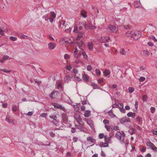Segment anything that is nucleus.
<instances>
[{
	"mask_svg": "<svg viewBox=\"0 0 157 157\" xmlns=\"http://www.w3.org/2000/svg\"><path fill=\"white\" fill-rule=\"evenodd\" d=\"M115 137L120 140L121 144H123L125 143L124 138L125 137V135L124 132L121 131L117 132Z\"/></svg>",
	"mask_w": 157,
	"mask_h": 157,
	"instance_id": "f257e3e1",
	"label": "nucleus"
},
{
	"mask_svg": "<svg viewBox=\"0 0 157 157\" xmlns=\"http://www.w3.org/2000/svg\"><path fill=\"white\" fill-rule=\"evenodd\" d=\"M132 37L135 40H137L141 36V34L140 32L137 31H132Z\"/></svg>",
	"mask_w": 157,
	"mask_h": 157,
	"instance_id": "f03ea898",
	"label": "nucleus"
},
{
	"mask_svg": "<svg viewBox=\"0 0 157 157\" xmlns=\"http://www.w3.org/2000/svg\"><path fill=\"white\" fill-rule=\"evenodd\" d=\"M62 98L67 103H70L71 102V100L70 97L67 96L64 92L62 94Z\"/></svg>",
	"mask_w": 157,
	"mask_h": 157,
	"instance_id": "7ed1b4c3",
	"label": "nucleus"
},
{
	"mask_svg": "<svg viewBox=\"0 0 157 157\" xmlns=\"http://www.w3.org/2000/svg\"><path fill=\"white\" fill-rule=\"evenodd\" d=\"M87 123L89 125L92 129L93 130H94L95 128L94 126V123L93 121L90 119H88L87 120Z\"/></svg>",
	"mask_w": 157,
	"mask_h": 157,
	"instance_id": "20e7f679",
	"label": "nucleus"
},
{
	"mask_svg": "<svg viewBox=\"0 0 157 157\" xmlns=\"http://www.w3.org/2000/svg\"><path fill=\"white\" fill-rule=\"evenodd\" d=\"M148 146L149 147L153 150L157 151V148L151 142L148 141Z\"/></svg>",
	"mask_w": 157,
	"mask_h": 157,
	"instance_id": "39448f33",
	"label": "nucleus"
},
{
	"mask_svg": "<svg viewBox=\"0 0 157 157\" xmlns=\"http://www.w3.org/2000/svg\"><path fill=\"white\" fill-rule=\"evenodd\" d=\"M108 29L111 32L117 33V29L116 27L112 25H110L108 27Z\"/></svg>",
	"mask_w": 157,
	"mask_h": 157,
	"instance_id": "423d86ee",
	"label": "nucleus"
},
{
	"mask_svg": "<svg viewBox=\"0 0 157 157\" xmlns=\"http://www.w3.org/2000/svg\"><path fill=\"white\" fill-rule=\"evenodd\" d=\"M120 121L121 124H123L125 123L129 122L130 121V119L128 117H123L120 119Z\"/></svg>",
	"mask_w": 157,
	"mask_h": 157,
	"instance_id": "0eeeda50",
	"label": "nucleus"
},
{
	"mask_svg": "<svg viewBox=\"0 0 157 157\" xmlns=\"http://www.w3.org/2000/svg\"><path fill=\"white\" fill-rule=\"evenodd\" d=\"M53 105L54 106L55 108L56 109L60 108L62 109L63 110L65 111V108L64 107H63L61 105H60L57 103H53Z\"/></svg>",
	"mask_w": 157,
	"mask_h": 157,
	"instance_id": "6e6552de",
	"label": "nucleus"
},
{
	"mask_svg": "<svg viewBox=\"0 0 157 157\" xmlns=\"http://www.w3.org/2000/svg\"><path fill=\"white\" fill-rule=\"evenodd\" d=\"M84 26L86 29L87 30L89 29L93 30L95 28V26L92 25L90 23H89L88 24H86Z\"/></svg>",
	"mask_w": 157,
	"mask_h": 157,
	"instance_id": "1a4fd4ad",
	"label": "nucleus"
},
{
	"mask_svg": "<svg viewBox=\"0 0 157 157\" xmlns=\"http://www.w3.org/2000/svg\"><path fill=\"white\" fill-rule=\"evenodd\" d=\"M49 48L51 50L54 49L56 46V44L54 43L50 42L48 44Z\"/></svg>",
	"mask_w": 157,
	"mask_h": 157,
	"instance_id": "9d476101",
	"label": "nucleus"
},
{
	"mask_svg": "<svg viewBox=\"0 0 157 157\" xmlns=\"http://www.w3.org/2000/svg\"><path fill=\"white\" fill-rule=\"evenodd\" d=\"M58 91H53L50 95V97L52 99H53L56 98L55 94H56L58 93Z\"/></svg>",
	"mask_w": 157,
	"mask_h": 157,
	"instance_id": "9b49d317",
	"label": "nucleus"
},
{
	"mask_svg": "<svg viewBox=\"0 0 157 157\" xmlns=\"http://www.w3.org/2000/svg\"><path fill=\"white\" fill-rule=\"evenodd\" d=\"M105 141L106 143L108 144L111 142V136L107 137V136H105L104 137Z\"/></svg>",
	"mask_w": 157,
	"mask_h": 157,
	"instance_id": "f8f14e48",
	"label": "nucleus"
},
{
	"mask_svg": "<svg viewBox=\"0 0 157 157\" xmlns=\"http://www.w3.org/2000/svg\"><path fill=\"white\" fill-rule=\"evenodd\" d=\"M83 33L82 32H79L78 34L77 37L76 39V41H78L83 36Z\"/></svg>",
	"mask_w": 157,
	"mask_h": 157,
	"instance_id": "ddd939ff",
	"label": "nucleus"
},
{
	"mask_svg": "<svg viewBox=\"0 0 157 157\" xmlns=\"http://www.w3.org/2000/svg\"><path fill=\"white\" fill-rule=\"evenodd\" d=\"M7 28L6 27H2V28H0V34L3 35L4 34V32H5Z\"/></svg>",
	"mask_w": 157,
	"mask_h": 157,
	"instance_id": "4468645a",
	"label": "nucleus"
},
{
	"mask_svg": "<svg viewBox=\"0 0 157 157\" xmlns=\"http://www.w3.org/2000/svg\"><path fill=\"white\" fill-rule=\"evenodd\" d=\"M100 146L101 147H109L108 144L105 142V143L101 142L100 145Z\"/></svg>",
	"mask_w": 157,
	"mask_h": 157,
	"instance_id": "2eb2a0df",
	"label": "nucleus"
},
{
	"mask_svg": "<svg viewBox=\"0 0 157 157\" xmlns=\"http://www.w3.org/2000/svg\"><path fill=\"white\" fill-rule=\"evenodd\" d=\"M6 120L9 123H12L13 122V120L11 119L9 116H7L6 118Z\"/></svg>",
	"mask_w": 157,
	"mask_h": 157,
	"instance_id": "dca6fc26",
	"label": "nucleus"
},
{
	"mask_svg": "<svg viewBox=\"0 0 157 157\" xmlns=\"http://www.w3.org/2000/svg\"><path fill=\"white\" fill-rule=\"evenodd\" d=\"M82 78L83 80L86 82H88L89 77H88L85 74L82 75Z\"/></svg>",
	"mask_w": 157,
	"mask_h": 157,
	"instance_id": "f3484780",
	"label": "nucleus"
},
{
	"mask_svg": "<svg viewBox=\"0 0 157 157\" xmlns=\"http://www.w3.org/2000/svg\"><path fill=\"white\" fill-rule=\"evenodd\" d=\"M87 140L89 141L91 143H94L96 142V140L95 139L92 138L91 136L88 137L87 138Z\"/></svg>",
	"mask_w": 157,
	"mask_h": 157,
	"instance_id": "a211bd4d",
	"label": "nucleus"
},
{
	"mask_svg": "<svg viewBox=\"0 0 157 157\" xmlns=\"http://www.w3.org/2000/svg\"><path fill=\"white\" fill-rule=\"evenodd\" d=\"M89 49L91 51L93 49V44L92 42H89L88 44Z\"/></svg>",
	"mask_w": 157,
	"mask_h": 157,
	"instance_id": "6ab92c4d",
	"label": "nucleus"
},
{
	"mask_svg": "<svg viewBox=\"0 0 157 157\" xmlns=\"http://www.w3.org/2000/svg\"><path fill=\"white\" fill-rule=\"evenodd\" d=\"M127 116L128 117H131L132 118H134L135 117V114L131 112H129L127 114Z\"/></svg>",
	"mask_w": 157,
	"mask_h": 157,
	"instance_id": "aec40b11",
	"label": "nucleus"
},
{
	"mask_svg": "<svg viewBox=\"0 0 157 157\" xmlns=\"http://www.w3.org/2000/svg\"><path fill=\"white\" fill-rule=\"evenodd\" d=\"M86 12L84 10H82L80 13V15L84 18H86L87 17Z\"/></svg>",
	"mask_w": 157,
	"mask_h": 157,
	"instance_id": "412c9836",
	"label": "nucleus"
},
{
	"mask_svg": "<svg viewBox=\"0 0 157 157\" xmlns=\"http://www.w3.org/2000/svg\"><path fill=\"white\" fill-rule=\"evenodd\" d=\"M135 132V129L132 127L130 128L129 130L128 131L129 133L131 135H133Z\"/></svg>",
	"mask_w": 157,
	"mask_h": 157,
	"instance_id": "4be33fe9",
	"label": "nucleus"
},
{
	"mask_svg": "<svg viewBox=\"0 0 157 157\" xmlns=\"http://www.w3.org/2000/svg\"><path fill=\"white\" fill-rule=\"evenodd\" d=\"M110 73V71L109 70L106 69L103 72L104 75L106 76L109 75Z\"/></svg>",
	"mask_w": 157,
	"mask_h": 157,
	"instance_id": "5701e85b",
	"label": "nucleus"
},
{
	"mask_svg": "<svg viewBox=\"0 0 157 157\" xmlns=\"http://www.w3.org/2000/svg\"><path fill=\"white\" fill-rule=\"evenodd\" d=\"M132 31H127L125 34V35L127 36H130L132 37Z\"/></svg>",
	"mask_w": 157,
	"mask_h": 157,
	"instance_id": "b1692460",
	"label": "nucleus"
},
{
	"mask_svg": "<svg viewBox=\"0 0 157 157\" xmlns=\"http://www.w3.org/2000/svg\"><path fill=\"white\" fill-rule=\"evenodd\" d=\"M71 78L70 75H68L66 76L64 78V81L65 82L68 83L70 80Z\"/></svg>",
	"mask_w": 157,
	"mask_h": 157,
	"instance_id": "393cba45",
	"label": "nucleus"
},
{
	"mask_svg": "<svg viewBox=\"0 0 157 157\" xmlns=\"http://www.w3.org/2000/svg\"><path fill=\"white\" fill-rule=\"evenodd\" d=\"M120 53L122 55H125L126 54L127 52L124 48H122L121 49Z\"/></svg>",
	"mask_w": 157,
	"mask_h": 157,
	"instance_id": "a878e982",
	"label": "nucleus"
},
{
	"mask_svg": "<svg viewBox=\"0 0 157 157\" xmlns=\"http://www.w3.org/2000/svg\"><path fill=\"white\" fill-rule=\"evenodd\" d=\"M90 112L89 110H86L85 111V113L84 114V116L85 117H89L90 114Z\"/></svg>",
	"mask_w": 157,
	"mask_h": 157,
	"instance_id": "bb28decb",
	"label": "nucleus"
},
{
	"mask_svg": "<svg viewBox=\"0 0 157 157\" xmlns=\"http://www.w3.org/2000/svg\"><path fill=\"white\" fill-rule=\"evenodd\" d=\"M77 128L79 129L80 131L81 132H85V131L84 130V128L80 125L78 126V127H77Z\"/></svg>",
	"mask_w": 157,
	"mask_h": 157,
	"instance_id": "cd10ccee",
	"label": "nucleus"
},
{
	"mask_svg": "<svg viewBox=\"0 0 157 157\" xmlns=\"http://www.w3.org/2000/svg\"><path fill=\"white\" fill-rule=\"evenodd\" d=\"M91 85L93 86V89H99V87L98 86L97 84L94 83H91Z\"/></svg>",
	"mask_w": 157,
	"mask_h": 157,
	"instance_id": "c85d7f7f",
	"label": "nucleus"
},
{
	"mask_svg": "<svg viewBox=\"0 0 157 157\" xmlns=\"http://www.w3.org/2000/svg\"><path fill=\"white\" fill-rule=\"evenodd\" d=\"M140 2L139 1H135L134 3V6L136 8L138 7L140 5Z\"/></svg>",
	"mask_w": 157,
	"mask_h": 157,
	"instance_id": "c756f323",
	"label": "nucleus"
},
{
	"mask_svg": "<svg viewBox=\"0 0 157 157\" xmlns=\"http://www.w3.org/2000/svg\"><path fill=\"white\" fill-rule=\"evenodd\" d=\"M75 79L78 82H80L82 81V79L78 76H76V75H75Z\"/></svg>",
	"mask_w": 157,
	"mask_h": 157,
	"instance_id": "7c9ffc66",
	"label": "nucleus"
},
{
	"mask_svg": "<svg viewBox=\"0 0 157 157\" xmlns=\"http://www.w3.org/2000/svg\"><path fill=\"white\" fill-rule=\"evenodd\" d=\"M51 17L53 18H55L56 17V14L54 12H51Z\"/></svg>",
	"mask_w": 157,
	"mask_h": 157,
	"instance_id": "2f4dec72",
	"label": "nucleus"
},
{
	"mask_svg": "<svg viewBox=\"0 0 157 157\" xmlns=\"http://www.w3.org/2000/svg\"><path fill=\"white\" fill-rule=\"evenodd\" d=\"M49 117L54 120V121H56V120L57 118V117L56 115H52L49 116Z\"/></svg>",
	"mask_w": 157,
	"mask_h": 157,
	"instance_id": "473e14b6",
	"label": "nucleus"
},
{
	"mask_svg": "<svg viewBox=\"0 0 157 157\" xmlns=\"http://www.w3.org/2000/svg\"><path fill=\"white\" fill-rule=\"evenodd\" d=\"M150 110L151 113L153 114L155 111V109L154 107H151L150 109Z\"/></svg>",
	"mask_w": 157,
	"mask_h": 157,
	"instance_id": "72a5a7b5",
	"label": "nucleus"
},
{
	"mask_svg": "<svg viewBox=\"0 0 157 157\" xmlns=\"http://www.w3.org/2000/svg\"><path fill=\"white\" fill-rule=\"evenodd\" d=\"M43 18L44 19L45 21H48L49 19L48 14H47L46 15L44 16L43 17Z\"/></svg>",
	"mask_w": 157,
	"mask_h": 157,
	"instance_id": "f704fd0d",
	"label": "nucleus"
},
{
	"mask_svg": "<svg viewBox=\"0 0 157 157\" xmlns=\"http://www.w3.org/2000/svg\"><path fill=\"white\" fill-rule=\"evenodd\" d=\"M77 120H78V123L80 124V122H82V120L79 116H77Z\"/></svg>",
	"mask_w": 157,
	"mask_h": 157,
	"instance_id": "c9c22d12",
	"label": "nucleus"
},
{
	"mask_svg": "<svg viewBox=\"0 0 157 157\" xmlns=\"http://www.w3.org/2000/svg\"><path fill=\"white\" fill-rule=\"evenodd\" d=\"M128 90L130 93H132L135 90L134 88L132 87H129L128 88Z\"/></svg>",
	"mask_w": 157,
	"mask_h": 157,
	"instance_id": "e433bc0d",
	"label": "nucleus"
},
{
	"mask_svg": "<svg viewBox=\"0 0 157 157\" xmlns=\"http://www.w3.org/2000/svg\"><path fill=\"white\" fill-rule=\"evenodd\" d=\"M95 72L97 75L100 76L101 75V72L98 69H97L95 70Z\"/></svg>",
	"mask_w": 157,
	"mask_h": 157,
	"instance_id": "4c0bfd02",
	"label": "nucleus"
},
{
	"mask_svg": "<svg viewBox=\"0 0 157 157\" xmlns=\"http://www.w3.org/2000/svg\"><path fill=\"white\" fill-rule=\"evenodd\" d=\"M105 136L103 133H101L99 135V138L100 139H102L103 138H104Z\"/></svg>",
	"mask_w": 157,
	"mask_h": 157,
	"instance_id": "58836bf2",
	"label": "nucleus"
},
{
	"mask_svg": "<svg viewBox=\"0 0 157 157\" xmlns=\"http://www.w3.org/2000/svg\"><path fill=\"white\" fill-rule=\"evenodd\" d=\"M73 107L75 109V110L76 111H78L79 109V107H78V105H74L73 106Z\"/></svg>",
	"mask_w": 157,
	"mask_h": 157,
	"instance_id": "ea45409f",
	"label": "nucleus"
},
{
	"mask_svg": "<svg viewBox=\"0 0 157 157\" xmlns=\"http://www.w3.org/2000/svg\"><path fill=\"white\" fill-rule=\"evenodd\" d=\"M124 107L123 104L122 103H118V107L120 109L123 108Z\"/></svg>",
	"mask_w": 157,
	"mask_h": 157,
	"instance_id": "a19ab883",
	"label": "nucleus"
},
{
	"mask_svg": "<svg viewBox=\"0 0 157 157\" xmlns=\"http://www.w3.org/2000/svg\"><path fill=\"white\" fill-rule=\"evenodd\" d=\"M146 148L144 147H143L142 149H140V151L141 152H144L146 151Z\"/></svg>",
	"mask_w": 157,
	"mask_h": 157,
	"instance_id": "79ce46f5",
	"label": "nucleus"
},
{
	"mask_svg": "<svg viewBox=\"0 0 157 157\" xmlns=\"http://www.w3.org/2000/svg\"><path fill=\"white\" fill-rule=\"evenodd\" d=\"M147 100V96L145 95H144L143 96L142 100L144 101H146Z\"/></svg>",
	"mask_w": 157,
	"mask_h": 157,
	"instance_id": "37998d69",
	"label": "nucleus"
},
{
	"mask_svg": "<svg viewBox=\"0 0 157 157\" xmlns=\"http://www.w3.org/2000/svg\"><path fill=\"white\" fill-rule=\"evenodd\" d=\"M66 68L67 70L70 71L72 69L70 65H67L66 66Z\"/></svg>",
	"mask_w": 157,
	"mask_h": 157,
	"instance_id": "c03bdc74",
	"label": "nucleus"
},
{
	"mask_svg": "<svg viewBox=\"0 0 157 157\" xmlns=\"http://www.w3.org/2000/svg\"><path fill=\"white\" fill-rule=\"evenodd\" d=\"M145 79V77H141L139 79V81L140 82H143L144 81Z\"/></svg>",
	"mask_w": 157,
	"mask_h": 157,
	"instance_id": "a18cd8bd",
	"label": "nucleus"
},
{
	"mask_svg": "<svg viewBox=\"0 0 157 157\" xmlns=\"http://www.w3.org/2000/svg\"><path fill=\"white\" fill-rule=\"evenodd\" d=\"M103 123L105 124H108L109 123V120H107L106 119H104L103 121Z\"/></svg>",
	"mask_w": 157,
	"mask_h": 157,
	"instance_id": "49530a36",
	"label": "nucleus"
},
{
	"mask_svg": "<svg viewBox=\"0 0 157 157\" xmlns=\"http://www.w3.org/2000/svg\"><path fill=\"white\" fill-rule=\"evenodd\" d=\"M109 115L111 118H113L116 117L115 115L113 114L112 112H111V113H109Z\"/></svg>",
	"mask_w": 157,
	"mask_h": 157,
	"instance_id": "de8ad7c7",
	"label": "nucleus"
},
{
	"mask_svg": "<svg viewBox=\"0 0 157 157\" xmlns=\"http://www.w3.org/2000/svg\"><path fill=\"white\" fill-rule=\"evenodd\" d=\"M66 43H74V40H72L70 39H69V41L67 40H64Z\"/></svg>",
	"mask_w": 157,
	"mask_h": 157,
	"instance_id": "09e8293b",
	"label": "nucleus"
},
{
	"mask_svg": "<svg viewBox=\"0 0 157 157\" xmlns=\"http://www.w3.org/2000/svg\"><path fill=\"white\" fill-rule=\"evenodd\" d=\"M73 142L74 143L77 142L78 140V138L76 137H74L72 139Z\"/></svg>",
	"mask_w": 157,
	"mask_h": 157,
	"instance_id": "8fccbe9b",
	"label": "nucleus"
},
{
	"mask_svg": "<svg viewBox=\"0 0 157 157\" xmlns=\"http://www.w3.org/2000/svg\"><path fill=\"white\" fill-rule=\"evenodd\" d=\"M87 69L88 71H91L92 69V67L90 65H88L87 67Z\"/></svg>",
	"mask_w": 157,
	"mask_h": 157,
	"instance_id": "3c124183",
	"label": "nucleus"
},
{
	"mask_svg": "<svg viewBox=\"0 0 157 157\" xmlns=\"http://www.w3.org/2000/svg\"><path fill=\"white\" fill-rule=\"evenodd\" d=\"M10 39L13 41H15L16 40L17 38L16 37L13 36H10Z\"/></svg>",
	"mask_w": 157,
	"mask_h": 157,
	"instance_id": "603ef678",
	"label": "nucleus"
},
{
	"mask_svg": "<svg viewBox=\"0 0 157 157\" xmlns=\"http://www.w3.org/2000/svg\"><path fill=\"white\" fill-rule=\"evenodd\" d=\"M18 109V108L16 106H14L12 110L13 111H16Z\"/></svg>",
	"mask_w": 157,
	"mask_h": 157,
	"instance_id": "864d4df0",
	"label": "nucleus"
},
{
	"mask_svg": "<svg viewBox=\"0 0 157 157\" xmlns=\"http://www.w3.org/2000/svg\"><path fill=\"white\" fill-rule=\"evenodd\" d=\"M82 55L84 58L86 59L87 58V56L85 52H82Z\"/></svg>",
	"mask_w": 157,
	"mask_h": 157,
	"instance_id": "5fc2aeb1",
	"label": "nucleus"
},
{
	"mask_svg": "<svg viewBox=\"0 0 157 157\" xmlns=\"http://www.w3.org/2000/svg\"><path fill=\"white\" fill-rule=\"evenodd\" d=\"M47 115V113H43L40 114V116L42 117H45Z\"/></svg>",
	"mask_w": 157,
	"mask_h": 157,
	"instance_id": "6e6d98bb",
	"label": "nucleus"
},
{
	"mask_svg": "<svg viewBox=\"0 0 157 157\" xmlns=\"http://www.w3.org/2000/svg\"><path fill=\"white\" fill-rule=\"evenodd\" d=\"M101 39H102V41L104 42H107L108 40V39H105V37H102Z\"/></svg>",
	"mask_w": 157,
	"mask_h": 157,
	"instance_id": "4d7b16f0",
	"label": "nucleus"
},
{
	"mask_svg": "<svg viewBox=\"0 0 157 157\" xmlns=\"http://www.w3.org/2000/svg\"><path fill=\"white\" fill-rule=\"evenodd\" d=\"M33 112L32 111L29 112L27 114H25L26 115L29 116H31L33 114Z\"/></svg>",
	"mask_w": 157,
	"mask_h": 157,
	"instance_id": "13d9d810",
	"label": "nucleus"
},
{
	"mask_svg": "<svg viewBox=\"0 0 157 157\" xmlns=\"http://www.w3.org/2000/svg\"><path fill=\"white\" fill-rule=\"evenodd\" d=\"M64 58L65 59H68L70 58V56L67 54H65L64 56Z\"/></svg>",
	"mask_w": 157,
	"mask_h": 157,
	"instance_id": "bf43d9fd",
	"label": "nucleus"
},
{
	"mask_svg": "<svg viewBox=\"0 0 157 157\" xmlns=\"http://www.w3.org/2000/svg\"><path fill=\"white\" fill-rule=\"evenodd\" d=\"M151 38L155 42H157V39L153 36H151L149 37Z\"/></svg>",
	"mask_w": 157,
	"mask_h": 157,
	"instance_id": "052dcab7",
	"label": "nucleus"
},
{
	"mask_svg": "<svg viewBox=\"0 0 157 157\" xmlns=\"http://www.w3.org/2000/svg\"><path fill=\"white\" fill-rule=\"evenodd\" d=\"M1 70L2 71H3L4 72H6L7 73H8L10 71V70H8L6 68H5L4 69L2 70Z\"/></svg>",
	"mask_w": 157,
	"mask_h": 157,
	"instance_id": "680f3d73",
	"label": "nucleus"
},
{
	"mask_svg": "<svg viewBox=\"0 0 157 157\" xmlns=\"http://www.w3.org/2000/svg\"><path fill=\"white\" fill-rule=\"evenodd\" d=\"M73 72L75 74V75H76V74L78 73V70L75 68H73Z\"/></svg>",
	"mask_w": 157,
	"mask_h": 157,
	"instance_id": "e2e57ef3",
	"label": "nucleus"
},
{
	"mask_svg": "<svg viewBox=\"0 0 157 157\" xmlns=\"http://www.w3.org/2000/svg\"><path fill=\"white\" fill-rule=\"evenodd\" d=\"M121 112L122 113H125V110L124 109L122 108L120 109Z\"/></svg>",
	"mask_w": 157,
	"mask_h": 157,
	"instance_id": "0e129e2a",
	"label": "nucleus"
},
{
	"mask_svg": "<svg viewBox=\"0 0 157 157\" xmlns=\"http://www.w3.org/2000/svg\"><path fill=\"white\" fill-rule=\"evenodd\" d=\"M75 128H71V133H74L75 132Z\"/></svg>",
	"mask_w": 157,
	"mask_h": 157,
	"instance_id": "69168bd1",
	"label": "nucleus"
},
{
	"mask_svg": "<svg viewBox=\"0 0 157 157\" xmlns=\"http://www.w3.org/2000/svg\"><path fill=\"white\" fill-rule=\"evenodd\" d=\"M105 128L108 131H109L110 129V127L109 126H107L106 125H105Z\"/></svg>",
	"mask_w": 157,
	"mask_h": 157,
	"instance_id": "338daca9",
	"label": "nucleus"
},
{
	"mask_svg": "<svg viewBox=\"0 0 157 157\" xmlns=\"http://www.w3.org/2000/svg\"><path fill=\"white\" fill-rule=\"evenodd\" d=\"M50 136L52 137L55 136V133H54L53 132H51L50 133Z\"/></svg>",
	"mask_w": 157,
	"mask_h": 157,
	"instance_id": "774afa93",
	"label": "nucleus"
}]
</instances>
